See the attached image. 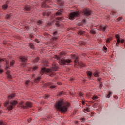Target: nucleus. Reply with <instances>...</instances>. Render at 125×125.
<instances>
[{
    "label": "nucleus",
    "instance_id": "1",
    "mask_svg": "<svg viewBox=\"0 0 125 125\" xmlns=\"http://www.w3.org/2000/svg\"><path fill=\"white\" fill-rule=\"evenodd\" d=\"M69 106H70V103L60 101L56 104V108L58 109L59 111H60L61 113H66Z\"/></svg>",
    "mask_w": 125,
    "mask_h": 125
},
{
    "label": "nucleus",
    "instance_id": "2",
    "mask_svg": "<svg viewBox=\"0 0 125 125\" xmlns=\"http://www.w3.org/2000/svg\"><path fill=\"white\" fill-rule=\"evenodd\" d=\"M18 103L16 101H15V100L12 101L10 103V105H9V106H8V111H11V110H13V106H16V105H17Z\"/></svg>",
    "mask_w": 125,
    "mask_h": 125
},
{
    "label": "nucleus",
    "instance_id": "3",
    "mask_svg": "<svg viewBox=\"0 0 125 125\" xmlns=\"http://www.w3.org/2000/svg\"><path fill=\"white\" fill-rule=\"evenodd\" d=\"M20 59V62H21V64L22 66H25L26 65V63L28 62L27 58L24 57H21Z\"/></svg>",
    "mask_w": 125,
    "mask_h": 125
},
{
    "label": "nucleus",
    "instance_id": "4",
    "mask_svg": "<svg viewBox=\"0 0 125 125\" xmlns=\"http://www.w3.org/2000/svg\"><path fill=\"white\" fill-rule=\"evenodd\" d=\"M32 103L27 102L25 104V105H21V108L24 110L28 109V108H32Z\"/></svg>",
    "mask_w": 125,
    "mask_h": 125
},
{
    "label": "nucleus",
    "instance_id": "5",
    "mask_svg": "<svg viewBox=\"0 0 125 125\" xmlns=\"http://www.w3.org/2000/svg\"><path fill=\"white\" fill-rule=\"evenodd\" d=\"M115 37L117 40L116 44L117 43L118 44H119V43H120V42H121V43H124V42H125V39H122L121 40H120V36L119 35V34L116 35Z\"/></svg>",
    "mask_w": 125,
    "mask_h": 125
},
{
    "label": "nucleus",
    "instance_id": "6",
    "mask_svg": "<svg viewBox=\"0 0 125 125\" xmlns=\"http://www.w3.org/2000/svg\"><path fill=\"white\" fill-rule=\"evenodd\" d=\"M83 13L84 15H85L86 16H90L91 15V13H92V11L91 10L86 9L83 11Z\"/></svg>",
    "mask_w": 125,
    "mask_h": 125
},
{
    "label": "nucleus",
    "instance_id": "7",
    "mask_svg": "<svg viewBox=\"0 0 125 125\" xmlns=\"http://www.w3.org/2000/svg\"><path fill=\"white\" fill-rule=\"evenodd\" d=\"M79 16V13L78 12H73L69 15V19H74L75 17Z\"/></svg>",
    "mask_w": 125,
    "mask_h": 125
},
{
    "label": "nucleus",
    "instance_id": "8",
    "mask_svg": "<svg viewBox=\"0 0 125 125\" xmlns=\"http://www.w3.org/2000/svg\"><path fill=\"white\" fill-rule=\"evenodd\" d=\"M60 62L61 63V65H66V64H69V63H71V62H72V61L70 60H61Z\"/></svg>",
    "mask_w": 125,
    "mask_h": 125
},
{
    "label": "nucleus",
    "instance_id": "9",
    "mask_svg": "<svg viewBox=\"0 0 125 125\" xmlns=\"http://www.w3.org/2000/svg\"><path fill=\"white\" fill-rule=\"evenodd\" d=\"M51 70L49 69H46L45 67H42L41 68V73H50Z\"/></svg>",
    "mask_w": 125,
    "mask_h": 125
},
{
    "label": "nucleus",
    "instance_id": "10",
    "mask_svg": "<svg viewBox=\"0 0 125 125\" xmlns=\"http://www.w3.org/2000/svg\"><path fill=\"white\" fill-rule=\"evenodd\" d=\"M57 69H58V66L56 65H53L51 69H49L51 71H50V73H51V72H56V71L57 70Z\"/></svg>",
    "mask_w": 125,
    "mask_h": 125
},
{
    "label": "nucleus",
    "instance_id": "11",
    "mask_svg": "<svg viewBox=\"0 0 125 125\" xmlns=\"http://www.w3.org/2000/svg\"><path fill=\"white\" fill-rule=\"evenodd\" d=\"M23 9L25 11H30V10L32 9V7H31V6L26 5L23 7Z\"/></svg>",
    "mask_w": 125,
    "mask_h": 125
},
{
    "label": "nucleus",
    "instance_id": "12",
    "mask_svg": "<svg viewBox=\"0 0 125 125\" xmlns=\"http://www.w3.org/2000/svg\"><path fill=\"white\" fill-rule=\"evenodd\" d=\"M100 30H101L103 31V32H105L106 30V29H107V26H99Z\"/></svg>",
    "mask_w": 125,
    "mask_h": 125
},
{
    "label": "nucleus",
    "instance_id": "13",
    "mask_svg": "<svg viewBox=\"0 0 125 125\" xmlns=\"http://www.w3.org/2000/svg\"><path fill=\"white\" fill-rule=\"evenodd\" d=\"M15 96V94H11L8 96V99H12V98H14Z\"/></svg>",
    "mask_w": 125,
    "mask_h": 125
},
{
    "label": "nucleus",
    "instance_id": "14",
    "mask_svg": "<svg viewBox=\"0 0 125 125\" xmlns=\"http://www.w3.org/2000/svg\"><path fill=\"white\" fill-rule=\"evenodd\" d=\"M57 1L60 5H63V4H64V1L62 0H57Z\"/></svg>",
    "mask_w": 125,
    "mask_h": 125
},
{
    "label": "nucleus",
    "instance_id": "15",
    "mask_svg": "<svg viewBox=\"0 0 125 125\" xmlns=\"http://www.w3.org/2000/svg\"><path fill=\"white\" fill-rule=\"evenodd\" d=\"M8 7V6L7 4L5 5H3L2 6V9L3 10H6V9H7V8Z\"/></svg>",
    "mask_w": 125,
    "mask_h": 125
},
{
    "label": "nucleus",
    "instance_id": "16",
    "mask_svg": "<svg viewBox=\"0 0 125 125\" xmlns=\"http://www.w3.org/2000/svg\"><path fill=\"white\" fill-rule=\"evenodd\" d=\"M78 65L80 66V67H84L85 66V64L83 62H79Z\"/></svg>",
    "mask_w": 125,
    "mask_h": 125
},
{
    "label": "nucleus",
    "instance_id": "17",
    "mask_svg": "<svg viewBox=\"0 0 125 125\" xmlns=\"http://www.w3.org/2000/svg\"><path fill=\"white\" fill-rule=\"evenodd\" d=\"M8 103H9V101H7L4 104V106L6 107L7 109H8V107H9V106H8Z\"/></svg>",
    "mask_w": 125,
    "mask_h": 125
},
{
    "label": "nucleus",
    "instance_id": "18",
    "mask_svg": "<svg viewBox=\"0 0 125 125\" xmlns=\"http://www.w3.org/2000/svg\"><path fill=\"white\" fill-rule=\"evenodd\" d=\"M39 68L38 66H34L32 67V71L33 72H35L36 70H38V68Z\"/></svg>",
    "mask_w": 125,
    "mask_h": 125
},
{
    "label": "nucleus",
    "instance_id": "19",
    "mask_svg": "<svg viewBox=\"0 0 125 125\" xmlns=\"http://www.w3.org/2000/svg\"><path fill=\"white\" fill-rule=\"evenodd\" d=\"M63 94H65V92H64V91L59 92L58 93V96H62V95H63Z\"/></svg>",
    "mask_w": 125,
    "mask_h": 125
},
{
    "label": "nucleus",
    "instance_id": "20",
    "mask_svg": "<svg viewBox=\"0 0 125 125\" xmlns=\"http://www.w3.org/2000/svg\"><path fill=\"white\" fill-rule=\"evenodd\" d=\"M90 32L91 33V34H92V35H95V34H96V31H95V30H94L93 29H92L90 31Z\"/></svg>",
    "mask_w": 125,
    "mask_h": 125
},
{
    "label": "nucleus",
    "instance_id": "21",
    "mask_svg": "<svg viewBox=\"0 0 125 125\" xmlns=\"http://www.w3.org/2000/svg\"><path fill=\"white\" fill-rule=\"evenodd\" d=\"M56 15L57 16H60V15H62V13L61 12V11L57 12L56 13Z\"/></svg>",
    "mask_w": 125,
    "mask_h": 125
},
{
    "label": "nucleus",
    "instance_id": "22",
    "mask_svg": "<svg viewBox=\"0 0 125 125\" xmlns=\"http://www.w3.org/2000/svg\"><path fill=\"white\" fill-rule=\"evenodd\" d=\"M55 58L57 59V60H61V57L59 56H57V55L55 56Z\"/></svg>",
    "mask_w": 125,
    "mask_h": 125
},
{
    "label": "nucleus",
    "instance_id": "23",
    "mask_svg": "<svg viewBox=\"0 0 125 125\" xmlns=\"http://www.w3.org/2000/svg\"><path fill=\"white\" fill-rule=\"evenodd\" d=\"M93 100H97L98 99V97L97 96H94L91 98Z\"/></svg>",
    "mask_w": 125,
    "mask_h": 125
},
{
    "label": "nucleus",
    "instance_id": "24",
    "mask_svg": "<svg viewBox=\"0 0 125 125\" xmlns=\"http://www.w3.org/2000/svg\"><path fill=\"white\" fill-rule=\"evenodd\" d=\"M41 79H42L41 77H38L36 79H35V82L38 83V82H40Z\"/></svg>",
    "mask_w": 125,
    "mask_h": 125
},
{
    "label": "nucleus",
    "instance_id": "25",
    "mask_svg": "<svg viewBox=\"0 0 125 125\" xmlns=\"http://www.w3.org/2000/svg\"><path fill=\"white\" fill-rule=\"evenodd\" d=\"M83 34H84V31H80L78 32V35H79V36H83Z\"/></svg>",
    "mask_w": 125,
    "mask_h": 125
},
{
    "label": "nucleus",
    "instance_id": "26",
    "mask_svg": "<svg viewBox=\"0 0 125 125\" xmlns=\"http://www.w3.org/2000/svg\"><path fill=\"white\" fill-rule=\"evenodd\" d=\"M72 59H79V57H78V56L76 57V55H72Z\"/></svg>",
    "mask_w": 125,
    "mask_h": 125
},
{
    "label": "nucleus",
    "instance_id": "27",
    "mask_svg": "<svg viewBox=\"0 0 125 125\" xmlns=\"http://www.w3.org/2000/svg\"><path fill=\"white\" fill-rule=\"evenodd\" d=\"M14 63H15V62L14 61H12L10 62V66L12 67L13 65H14Z\"/></svg>",
    "mask_w": 125,
    "mask_h": 125
},
{
    "label": "nucleus",
    "instance_id": "28",
    "mask_svg": "<svg viewBox=\"0 0 125 125\" xmlns=\"http://www.w3.org/2000/svg\"><path fill=\"white\" fill-rule=\"evenodd\" d=\"M23 104H24V102H23V101L21 102L20 103H19V106L21 108V106H23Z\"/></svg>",
    "mask_w": 125,
    "mask_h": 125
},
{
    "label": "nucleus",
    "instance_id": "29",
    "mask_svg": "<svg viewBox=\"0 0 125 125\" xmlns=\"http://www.w3.org/2000/svg\"><path fill=\"white\" fill-rule=\"evenodd\" d=\"M111 93L112 92H111V91H109L108 95L106 96V98H110V96H111Z\"/></svg>",
    "mask_w": 125,
    "mask_h": 125
},
{
    "label": "nucleus",
    "instance_id": "30",
    "mask_svg": "<svg viewBox=\"0 0 125 125\" xmlns=\"http://www.w3.org/2000/svg\"><path fill=\"white\" fill-rule=\"evenodd\" d=\"M55 87H56V86L54 85H51L49 86V88H51V89H53V88H55Z\"/></svg>",
    "mask_w": 125,
    "mask_h": 125
},
{
    "label": "nucleus",
    "instance_id": "31",
    "mask_svg": "<svg viewBox=\"0 0 125 125\" xmlns=\"http://www.w3.org/2000/svg\"><path fill=\"white\" fill-rule=\"evenodd\" d=\"M0 125H6V123L3 122L2 121H0Z\"/></svg>",
    "mask_w": 125,
    "mask_h": 125
},
{
    "label": "nucleus",
    "instance_id": "32",
    "mask_svg": "<svg viewBox=\"0 0 125 125\" xmlns=\"http://www.w3.org/2000/svg\"><path fill=\"white\" fill-rule=\"evenodd\" d=\"M57 20H58L59 22H60V21H62V20H63V18L62 17L58 18L57 19Z\"/></svg>",
    "mask_w": 125,
    "mask_h": 125
},
{
    "label": "nucleus",
    "instance_id": "33",
    "mask_svg": "<svg viewBox=\"0 0 125 125\" xmlns=\"http://www.w3.org/2000/svg\"><path fill=\"white\" fill-rule=\"evenodd\" d=\"M122 19H123V17H119L118 18H117V20L118 22H120V21H121V20H122Z\"/></svg>",
    "mask_w": 125,
    "mask_h": 125
},
{
    "label": "nucleus",
    "instance_id": "34",
    "mask_svg": "<svg viewBox=\"0 0 125 125\" xmlns=\"http://www.w3.org/2000/svg\"><path fill=\"white\" fill-rule=\"evenodd\" d=\"M29 46L30 48L34 49V44L33 43L29 44Z\"/></svg>",
    "mask_w": 125,
    "mask_h": 125
},
{
    "label": "nucleus",
    "instance_id": "35",
    "mask_svg": "<svg viewBox=\"0 0 125 125\" xmlns=\"http://www.w3.org/2000/svg\"><path fill=\"white\" fill-rule=\"evenodd\" d=\"M60 55H61L62 56H64V55H66V53H65L64 52H61L60 53Z\"/></svg>",
    "mask_w": 125,
    "mask_h": 125
},
{
    "label": "nucleus",
    "instance_id": "36",
    "mask_svg": "<svg viewBox=\"0 0 125 125\" xmlns=\"http://www.w3.org/2000/svg\"><path fill=\"white\" fill-rule=\"evenodd\" d=\"M87 75H88V76H90V77H91V76H92V73H91L90 71H88L87 73Z\"/></svg>",
    "mask_w": 125,
    "mask_h": 125
},
{
    "label": "nucleus",
    "instance_id": "37",
    "mask_svg": "<svg viewBox=\"0 0 125 125\" xmlns=\"http://www.w3.org/2000/svg\"><path fill=\"white\" fill-rule=\"evenodd\" d=\"M52 23H54V21H51L50 22L48 23L47 25L48 26H51V25H52Z\"/></svg>",
    "mask_w": 125,
    "mask_h": 125
},
{
    "label": "nucleus",
    "instance_id": "38",
    "mask_svg": "<svg viewBox=\"0 0 125 125\" xmlns=\"http://www.w3.org/2000/svg\"><path fill=\"white\" fill-rule=\"evenodd\" d=\"M86 112H90V109L89 107L86 108L85 109H84Z\"/></svg>",
    "mask_w": 125,
    "mask_h": 125
},
{
    "label": "nucleus",
    "instance_id": "39",
    "mask_svg": "<svg viewBox=\"0 0 125 125\" xmlns=\"http://www.w3.org/2000/svg\"><path fill=\"white\" fill-rule=\"evenodd\" d=\"M42 15L43 16H49V15H48V14H46V13H43Z\"/></svg>",
    "mask_w": 125,
    "mask_h": 125
},
{
    "label": "nucleus",
    "instance_id": "40",
    "mask_svg": "<svg viewBox=\"0 0 125 125\" xmlns=\"http://www.w3.org/2000/svg\"><path fill=\"white\" fill-rule=\"evenodd\" d=\"M94 77H98V76H99L98 72H95L94 73Z\"/></svg>",
    "mask_w": 125,
    "mask_h": 125
},
{
    "label": "nucleus",
    "instance_id": "41",
    "mask_svg": "<svg viewBox=\"0 0 125 125\" xmlns=\"http://www.w3.org/2000/svg\"><path fill=\"white\" fill-rule=\"evenodd\" d=\"M97 106H98V104H95L93 105V107L94 108H97Z\"/></svg>",
    "mask_w": 125,
    "mask_h": 125
},
{
    "label": "nucleus",
    "instance_id": "42",
    "mask_svg": "<svg viewBox=\"0 0 125 125\" xmlns=\"http://www.w3.org/2000/svg\"><path fill=\"white\" fill-rule=\"evenodd\" d=\"M39 59H40V58L39 57H37L35 60H34V62H39Z\"/></svg>",
    "mask_w": 125,
    "mask_h": 125
},
{
    "label": "nucleus",
    "instance_id": "43",
    "mask_svg": "<svg viewBox=\"0 0 125 125\" xmlns=\"http://www.w3.org/2000/svg\"><path fill=\"white\" fill-rule=\"evenodd\" d=\"M7 78H8V79H12V76H11V75L10 74H8Z\"/></svg>",
    "mask_w": 125,
    "mask_h": 125
},
{
    "label": "nucleus",
    "instance_id": "44",
    "mask_svg": "<svg viewBox=\"0 0 125 125\" xmlns=\"http://www.w3.org/2000/svg\"><path fill=\"white\" fill-rule=\"evenodd\" d=\"M110 41H112V40L111 39H107L106 40V42L109 43V42H110Z\"/></svg>",
    "mask_w": 125,
    "mask_h": 125
},
{
    "label": "nucleus",
    "instance_id": "45",
    "mask_svg": "<svg viewBox=\"0 0 125 125\" xmlns=\"http://www.w3.org/2000/svg\"><path fill=\"white\" fill-rule=\"evenodd\" d=\"M6 18L7 19H9V18H10V15H7L6 16Z\"/></svg>",
    "mask_w": 125,
    "mask_h": 125
},
{
    "label": "nucleus",
    "instance_id": "46",
    "mask_svg": "<svg viewBox=\"0 0 125 125\" xmlns=\"http://www.w3.org/2000/svg\"><path fill=\"white\" fill-rule=\"evenodd\" d=\"M29 83H30V81L26 80L25 82V84H29Z\"/></svg>",
    "mask_w": 125,
    "mask_h": 125
},
{
    "label": "nucleus",
    "instance_id": "47",
    "mask_svg": "<svg viewBox=\"0 0 125 125\" xmlns=\"http://www.w3.org/2000/svg\"><path fill=\"white\" fill-rule=\"evenodd\" d=\"M35 42H37L38 43H40V41H39V40H38V39H35Z\"/></svg>",
    "mask_w": 125,
    "mask_h": 125
},
{
    "label": "nucleus",
    "instance_id": "48",
    "mask_svg": "<svg viewBox=\"0 0 125 125\" xmlns=\"http://www.w3.org/2000/svg\"><path fill=\"white\" fill-rule=\"evenodd\" d=\"M116 11H112L111 13V14L112 15H114V14H116Z\"/></svg>",
    "mask_w": 125,
    "mask_h": 125
},
{
    "label": "nucleus",
    "instance_id": "49",
    "mask_svg": "<svg viewBox=\"0 0 125 125\" xmlns=\"http://www.w3.org/2000/svg\"><path fill=\"white\" fill-rule=\"evenodd\" d=\"M3 73V70L2 69H0V75Z\"/></svg>",
    "mask_w": 125,
    "mask_h": 125
},
{
    "label": "nucleus",
    "instance_id": "50",
    "mask_svg": "<svg viewBox=\"0 0 125 125\" xmlns=\"http://www.w3.org/2000/svg\"><path fill=\"white\" fill-rule=\"evenodd\" d=\"M3 44H6V43H7V41H4L3 42Z\"/></svg>",
    "mask_w": 125,
    "mask_h": 125
},
{
    "label": "nucleus",
    "instance_id": "51",
    "mask_svg": "<svg viewBox=\"0 0 125 125\" xmlns=\"http://www.w3.org/2000/svg\"><path fill=\"white\" fill-rule=\"evenodd\" d=\"M57 22H58V21H56V23H55V25H56V26H57L58 27H59L60 24Z\"/></svg>",
    "mask_w": 125,
    "mask_h": 125
},
{
    "label": "nucleus",
    "instance_id": "52",
    "mask_svg": "<svg viewBox=\"0 0 125 125\" xmlns=\"http://www.w3.org/2000/svg\"><path fill=\"white\" fill-rule=\"evenodd\" d=\"M6 74H7V75H10V71H7V72H6Z\"/></svg>",
    "mask_w": 125,
    "mask_h": 125
},
{
    "label": "nucleus",
    "instance_id": "53",
    "mask_svg": "<svg viewBox=\"0 0 125 125\" xmlns=\"http://www.w3.org/2000/svg\"><path fill=\"white\" fill-rule=\"evenodd\" d=\"M48 97H49V95H46L45 97V99H47V98H48Z\"/></svg>",
    "mask_w": 125,
    "mask_h": 125
},
{
    "label": "nucleus",
    "instance_id": "54",
    "mask_svg": "<svg viewBox=\"0 0 125 125\" xmlns=\"http://www.w3.org/2000/svg\"><path fill=\"white\" fill-rule=\"evenodd\" d=\"M52 40L53 41H56V40H57V38L56 37L53 38Z\"/></svg>",
    "mask_w": 125,
    "mask_h": 125
},
{
    "label": "nucleus",
    "instance_id": "55",
    "mask_svg": "<svg viewBox=\"0 0 125 125\" xmlns=\"http://www.w3.org/2000/svg\"><path fill=\"white\" fill-rule=\"evenodd\" d=\"M114 99H116V100L118 99V96H114Z\"/></svg>",
    "mask_w": 125,
    "mask_h": 125
},
{
    "label": "nucleus",
    "instance_id": "56",
    "mask_svg": "<svg viewBox=\"0 0 125 125\" xmlns=\"http://www.w3.org/2000/svg\"><path fill=\"white\" fill-rule=\"evenodd\" d=\"M55 74H54V73H52L50 75V77H53V76H55Z\"/></svg>",
    "mask_w": 125,
    "mask_h": 125
},
{
    "label": "nucleus",
    "instance_id": "57",
    "mask_svg": "<svg viewBox=\"0 0 125 125\" xmlns=\"http://www.w3.org/2000/svg\"><path fill=\"white\" fill-rule=\"evenodd\" d=\"M7 69H10L9 66H6L5 68V70H7Z\"/></svg>",
    "mask_w": 125,
    "mask_h": 125
},
{
    "label": "nucleus",
    "instance_id": "58",
    "mask_svg": "<svg viewBox=\"0 0 125 125\" xmlns=\"http://www.w3.org/2000/svg\"><path fill=\"white\" fill-rule=\"evenodd\" d=\"M38 24H40L41 25H42V21H38Z\"/></svg>",
    "mask_w": 125,
    "mask_h": 125
},
{
    "label": "nucleus",
    "instance_id": "59",
    "mask_svg": "<svg viewBox=\"0 0 125 125\" xmlns=\"http://www.w3.org/2000/svg\"><path fill=\"white\" fill-rule=\"evenodd\" d=\"M100 87H102V83H100Z\"/></svg>",
    "mask_w": 125,
    "mask_h": 125
},
{
    "label": "nucleus",
    "instance_id": "60",
    "mask_svg": "<svg viewBox=\"0 0 125 125\" xmlns=\"http://www.w3.org/2000/svg\"><path fill=\"white\" fill-rule=\"evenodd\" d=\"M83 93H80L79 94V96H83Z\"/></svg>",
    "mask_w": 125,
    "mask_h": 125
},
{
    "label": "nucleus",
    "instance_id": "61",
    "mask_svg": "<svg viewBox=\"0 0 125 125\" xmlns=\"http://www.w3.org/2000/svg\"><path fill=\"white\" fill-rule=\"evenodd\" d=\"M82 104H83V105H84V101H82Z\"/></svg>",
    "mask_w": 125,
    "mask_h": 125
},
{
    "label": "nucleus",
    "instance_id": "62",
    "mask_svg": "<svg viewBox=\"0 0 125 125\" xmlns=\"http://www.w3.org/2000/svg\"><path fill=\"white\" fill-rule=\"evenodd\" d=\"M104 50H107V48L106 46H104Z\"/></svg>",
    "mask_w": 125,
    "mask_h": 125
},
{
    "label": "nucleus",
    "instance_id": "63",
    "mask_svg": "<svg viewBox=\"0 0 125 125\" xmlns=\"http://www.w3.org/2000/svg\"><path fill=\"white\" fill-rule=\"evenodd\" d=\"M78 59H76L75 61H74V62H75V63H78Z\"/></svg>",
    "mask_w": 125,
    "mask_h": 125
},
{
    "label": "nucleus",
    "instance_id": "64",
    "mask_svg": "<svg viewBox=\"0 0 125 125\" xmlns=\"http://www.w3.org/2000/svg\"><path fill=\"white\" fill-rule=\"evenodd\" d=\"M56 34H57V31H55L53 33V35H56Z\"/></svg>",
    "mask_w": 125,
    "mask_h": 125
}]
</instances>
